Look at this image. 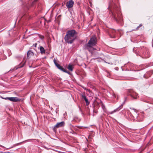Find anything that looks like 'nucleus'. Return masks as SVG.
<instances>
[{
  "label": "nucleus",
  "instance_id": "1",
  "mask_svg": "<svg viewBox=\"0 0 153 153\" xmlns=\"http://www.w3.org/2000/svg\"><path fill=\"white\" fill-rule=\"evenodd\" d=\"M97 41L95 37H92L88 41V42L84 45L83 47L84 49L85 50L88 51L91 54V55H97L98 53L96 51V49L93 46L97 44Z\"/></svg>",
  "mask_w": 153,
  "mask_h": 153
},
{
  "label": "nucleus",
  "instance_id": "2",
  "mask_svg": "<svg viewBox=\"0 0 153 153\" xmlns=\"http://www.w3.org/2000/svg\"><path fill=\"white\" fill-rule=\"evenodd\" d=\"M78 33L74 30H69L67 31L64 37L65 42L68 43L72 44L76 38Z\"/></svg>",
  "mask_w": 153,
  "mask_h": 153
},
{
  "label": "nucleus",
  "instance_id": "3",
  "mask_svg": "<svg viewBox=\"0 0 153 153\" xmlns=\"http://www.w3.org/2000/svg\"><path fill=\"white\" fill-rule=\"evenodd\" d=\"M119 10V9L118 7L117 6H115L114 7V10L112 11L111 10L109 13V14L111 16V19L116 22L117 23H119L120 19L119 18H118L117 17V15L115 13H117V11Z\"/></svg>",
  "mask_w": 153,
  "mask_h": 153
},
{
  "label": "nucleus",
  "instance_id": "4",
  "mask_svg": "<svg viewBox=\"0 0 153 153\" xmlns=\"http://www.w3.org/2000/svg\"><path fill=\"white\" fill-rule=\"evenodd\" d=\"M54 62L55 65L59 69V70L64 72L67 73L68 74H69L70 72L68 71H67L66 69H64L62 66H61L60 64H58L56 62L55 59H54Z\"/></svg>",
  "mask_w": 153,
  "mask_h": 153
},
{
  "label": "nucleus",
  "instance_id": "5",
  "mask_svg": "<svg viewBox=\"0 0 153 153\" xmlns=\"http://www.w3.org/2000/svg\"><path fill=\"white\" fill-rule=\"evenodd\" d=\"M65 125V123L64 121H62L60 122L57 123L54 126L53 128L54 131L56 132V128H57L63 127Z\"/></svg>",
  "mask_w": 153,
  "mask_h": 153
},
{
  "label": "nucleus",
  "instance_id": "6",
  "mask_svg": "<svg viewBox=\"0 0 153 153\" xmlns=\"http://www.w3.org/2000/svg\"><path fill=\"white\" fill-rule=\"evenodd\" d=\"M125 101H124L121 104V105H120L118 107L115 109H114V111H112L108 112V114H113L114 113L116 112V111H119L120 110L123 108V105L125 104Z\"/></svg>",
  "mask_w": 153,
  "mask_h": 153
},
{
  "label": "nucleus",
  "instance_id": "7",
  "mask_svg": "<svg viewBox=\"0 0 153 153\" xmlns=\"http://www.w3.org/2000/svg\"><path fill=\"white\" fill-rule=\"evenodd\" d=\"M74 4V2L72 0H70L67 2L66 6L68 8H70L73 7Z\"/></svg>",
  "mask_w": 153,
  "mask_h": 153
},
{
  "label": "nucleus",
  "instance_id": "8",
  "mask_svg": "<svg viewBox=\"0 0 153 153\" xmlns=\"http://www.w3.org/2000/svg\"><path fill=\"white\" fill-rule=\"evenodd\" d=\"M81 98L82 99L84 100L86 103V105H88L89 104V102L86 97V96L85 95V93H82L81 95Z\"/></svg>",
  "mask_w": 153,
  "mask_h": 153
},
{
  "label": "nucleus",
  "instance_id": "9",
  "mask_svg": "<svg viewBox=\"0 0 153 153\" xmlns=\"http://www.w3.org/2000/svg\"><path fill=\"white\" fill-rule=\"evenodd\" d=\"M34 53L31 50H29L27 53V58H30L31 57V56H33L34 55Z\"/></svg>",
  "mask_w": 153,
  "mask_h": 153
},
{
  "label": "nucleus",
  "instance_id": "10",
  "mask_svg": "<svg viewBox=\"0 0 153 153\" xmlns=\"http://www.w3.org/2000/svg\"><path fill=\"white\" fill-rule=\"evenodd\" d=\"M130 95L133 99H136L138 97V94L135 92L131 93Z\"/></svg>",
  "mask_w": 153,
  "mask_h": 153
},
{
  "label": "nucleus",
  "instance_id": "11",
  "mask_svg": "<svg viewBox=\"0 0 153 153\" xmlns=\"http://www.w3.org/2000/svg\"><path fill=\"white\" fill-rule=\"evenodd\" d=\"M9 100L12 102H16L20 101V99L17 97H10Z\"/></svg>",
  "mask_w": 153,
  "mask_h": 153
},
{
  "label": "nucleus",
  "instance_id": "12",
  "mask_svg": "<svg viewBox=\"0 0 153 153\" xmlns=\"http://www.w3.org/2000/svg\"><path fill=\"white\" fill-rule=\"evenodd\" d=\"M152 74V71H149L146 72V73L144 75V76L145 78H147L148 77L151 76Z\"/></svg>",
  "mask_w": 153,
  "mask_h": 153
},
{
  "label": "nucleus",
  "instance_id": "13",
  "mask_svg": "<svg viewBox=\"0 0 153 153\" xmlns=\"http://www.w3.org/2000/svg\"><path fill=\"white\" fill-rule=\"evenodd\" d=\"M39 49L40 51V53L41 54H44L45 53V50L44 48L42 46H40L39 47Z\"/></svg>",
  "mask_w": 153,
  "mask_h": 153
},
{
  "label": "nucleus",
  "instance_id": "14",
  "mask_svg": "<svg viewBox=\"0 0 153 153\" xmlns=\"http://www.w3.org/2000/svg\"><path fill=\"white\" fill-rule=\"evenodd\" d=\"M112 36L110 35V36L111 38H114L116 37V33H117L116 31L115 30H113L112 31Z\"/></svg>",
  "mask_w": 153,
  "mask_h": 153
},
{
  "label": "nucleus",
  "instance_id": "15",
  "mask_svg": "<svg viewBox=\"0 0 153 153\" xmlns=\"http://www.w3.org/2000/svg\"><path fill=\"white\" fill-rule=\"evenodd\" d=\"M73 67L72 65L69 64L68 66V69L71 71H72L73 70Z\"/></svg>",
  "mask_w": 153,
  "mask_h": 153
},
{
  "label": "nucleus",
  "instance_id": "16",
  "mask_svg": "<svg viewBox=\"0 0 153 153\" xmlns=\"http://www.w3.org/2000/svg\"><path fill=\"white\" fill-rule=\"evenodd\" d=\"M145 49H146V48H145L143 46V47H142L140 48L139 49V50L140 51H142V53L143 54H144V51L143 52V51H144V50Z\"/></svg>",
  "mask_w": 153,
  "mask_h": 153
},
{
  "label": "nucleus",
  "instance_id": "17",
  "mask_svg": "<svg viewBox=\"0 0 153 153\" xmlns=\"http://www.w3.org/2000/svg\"><path fill=\"white\" fill-rule=\"evenodd\" d=\"M142 26V24H140L137 27V28H136V30H138V29L141 26Z\"/></svg>",
  "mask_w": 153,
  "mask_h": 153
},
{
  "label": "nucleus",
  "instance_id": "18",
  "mask_svg": "<svg viewBox=\"0 0 153 153\" xmlns=\"http://www.w3.org/2000/svg\"><path fill=\"white\" fill-rule=\"evenodd\" d=\"M10 97H6L5 98H3L2 97V98L3 99L6 100H9V99L10 98Z\"/></svg>",
  "mask_w": 153,
  "mask_h": 153
},
{
  "label": "nucleus",
  "instance_id": "19",
  "mask_svg": "<svg viewBox=\"0 0 153 153\" xmlns=\"http://www.w3.org/2000/svg\"><path fill=\"white\" fill-rule=\"evenodd\" d=\"M93 112L94 113H95L97 114L98 113V111L97 110H96L95 109H94L93 110Z\"/></svg>",
  "mask_w": 153,
  "mask_h": 153
},
{
  "label": "nucleus",
  "instance_id": "20",
  "mask_svg": "<svg viewBox=\"0 0 153 153\" xmlns=\"http://www.w3.org/2000/svg\"><path fill=\"white\" fill-rule=\"evenodd\" d=\"M82 88L84 89L85 90H88L87 89H86V88H85V87H82ZM88 91H90V90H88Z\"/></svg>",
  "mask_w": 153,
  "mask_h": 153
},
{
  "label": "nucleus",
  "instance_id": "21",
  "mask_svg": "<svg viewBox=\"0 0 153 153\" xmlns=\"http://www.w3.org/2000/svg\"><path fill=\"white\" fill-rule=\"evenodd\" d=\"M37 43H35V44H34L33 45V46H34V47H35L36 48V45H37Z\"/></svg>",
  "mask_w": 153,
  "mask_h": 153
},
{
  "label": "nucleus",
  "instance_id": "22",
  "mask_svg": "<svg viewBox=\"0 0 153 153\" xmlns=\"http://www.w3.org/2000/svg\"><path fill=\"white\" fill-rule=\"evenodd\" d=\"M112 95H113V96L114 97H116V95H115V94L113 93V94H112Z\"/></svg>",
  "mask_w": 153,
  "mask_h": 153
},
{
  "label": "nucleus",
  "instance_id": "23",
  "mask_svg": "<svg viewBox=\"0 0 153 153\" xmlns=\"http://www.w3.org/2000/svg\"><path fill=\"white\" fill-rule=\"evenodd\" d=\"M110 6H109L108 7V9H109V8H110Z\"/></svg>",
  "mask_w": 153,
  "mask_h": 153
},
{
  "label": "nucleus",
  "instance_id": "24",
  "mask_svg": "<svg viewBox=\"0 0 153 153\" xmlns=\"http://www.w3.org/2000/svg\"><path fill=\"white\" fill-rule=\"evenodd\" d=\"M148 57H146V56L145 57V58H148Z\"/></svg>",
  "mask_w": 153,
  "mask_h": 153
},
{
  "label": "nucleus",
  "instance_id": "25",
  "mask_svg": "<svg viewBox=\"0 0 153 153\" xmlns=\"http://www.w3.org/2000/svg\"><path fill=\"white\" fill-rule=\"evenodd\" d=\"M10 153V152H7V153Z\"/></svg>",
  "mask_w": 153,
  "mask_h": 153
},
{
  "label": "nucleus",
  "instance_id": "26",
  "mask_svg": "<svg viewBox=\"0 0 153 153\" xmlns=\"http://www.w3.org/2000/svg\"><path fill=\"white\" fill-rule=\"evenodd\" d=\"M117 98H118V97L117 96Z\"/></svg>",
  "mask_w": 153,
  "mask_h": 153
}]
</instances>
